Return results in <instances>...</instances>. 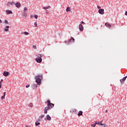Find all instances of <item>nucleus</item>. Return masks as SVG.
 Here are the masks:
<instances>
[{
    "instance_id": "f257e3e1",
    "label": "nucleus",
    "mask_w": 127,
    "mask_h": 127,
    "mask_svg": "<svg viewBox=\"0 0 127 127\" xmlns=\"http://www.w3.org/2000/svg\"><path fill=\"white\" fill-rule=\"evenodd\" d=\"M53 107H54V104H53V103H51V102H50V100H47V106L45 108V109H44V114H47V113H48L47 111H49V110H51V109H52V108H53Z\"/></svg>"
},
{
    "instance_id": "f03ea898",
    "label": "nucleus",
    "mask_w": 127,
    "mask_h": 127,
    "mask_svg": "<svg viewBox=\"0 0 127 127\" xmlns=\"http://www.w3.org/2000/svg\"><path fill=\"white\" fill-rule=\"evenodd\" d=\"M43 55H42L41 54H38L36 55V57H37L36 58L35 61L37 63H41L42 62V58H41Z\"/></svg>"
},
{
    "instance_id": "7ed1b4c3",
    "label": "nucleus",
    "mask_w": 127,
    "mask_h": 127,
    "mask_svg": "<svg viewBox=\"0 0 127 127\" xmlns=\"http://www.w3.org/2000/svg\"><path fill=\"white\" fill-rule=\"evenodd\" d=\"M72 42H75V39H74V38L72 37H71V38L68 41H64V43L67 45H69V43H72Z\"/></svg>"
},
{
    "instance_id": "20e7f679",
    "label": "nucleus",
    "mask_w": 127,
    "mask_h": 127,
    "mask_svg": "<svg viewBox=\"0 0 127 127\" xmlns=\"http://www.w3.org/2000/svg\"><path fill=\"white\" fill-rule=\"evenodd\" d=\"M35 80H42L43 79V76L42 74H38L35 76Z\"/></svg>"
},
{
    "instance_id": "39448f33",
    "label": "nucleus",
    "mask_w": 127,
    "mask_h": 127,
    "mask_svg": "<svg viewBox=\"0 0 127 127\" xmlns=\"http://www.w3.org/2000/svg\"><path fill=\"white\" fill-rule=\"evenodd\" d=\"M98 12L100 14H104L105 13V10L104 9H101L98 10Z\"/></svg>"
},
{
    "instance_id": "423d86ee",
    "label": "nucleus",
    "mask_w": 127,
    "mask_h": 127,
    "mask_svg": "<svg viewBox=\"0 0 127 127\" xmlns=\"http://www.w3.org/2000/svg\"><path fill=\"white\" fill-rule=\"evenodd\" d=\"M79 29L80 31H83V30H84V27H83V25H82V24H79Z\"/></svg>"
},
{
    "instance_id": "0eeeda50",
    "label": "nucleus",
    "mask_w": 127,
    "mask_h": 127,
    "mask_svg": "<svg viewBox=\"0 0 127 127\" xmlns=\"http://www.w3.org/2000/svg\"><path fill=\"white\" fill-rule=\"evenodd\" d=\"M3 76H4L5 77H7V76H8V75H9V72L8 71H4L3 72Z\"/></svg>"
},
{
    "instance_id": "6e6552de",
    "label": "nucleus",
    "mask_w": 127,
    "mask_h": 127,
    "mask_svg": "<svg viewBox=\"0 0 127 127\" xmlns=\"http://www.w3.org/2000/svg\"><path fill=\"white\" fill-rule=\"evenodd\" d=\"M45 120V121H51V117H50V116H49V115H47L46 116V119Z\"/></svg>"
},
{
    "instance_id": "1a4fd4ad",
    "label": "nucleus",
    "mask_w": 127,
    "mask_h": 127,
    "mask_svg": "<svg viewBox=\"0 0 127 127\" xmlns=\"http://www.w3.org/2000/svg\"><path fill=\"white\" fill-rule=\"evenodd\" d=\"M38 86L37 84L34 83L32 85V89H33V90H35V89H36V88H37Z\"/></svg>"
},
{
    "instance_id": "9d476101",
    "label": "nucleus",
    "mask_w": 127,
    "mask_h": 127,
    "mask_svg": "<svg viewBox=\"0 0 127 127\" xmlns=\"http://www.w3.org/2000/svg\"><path fill=\"white\" fill-rule=\"evenodd\" d=\"M102 123H103V121L100 122H95L94 125L96 126V125L98 124V125H100V126H103V124Z\"/></svg>"
},
{
    "instance_id": "9b49d317",
    "label": "nucleus",
    "mask_w": 127,
    "mask_h": 127,
    "mask_svg": "<svg viewBox=\"0 0 127 127\" xmlns=\"http://www.w3.org/2000/svg\"><path fill=\"white\" fill-rule=\"evenodd\" d=\"M15 5H16V7H17V8H19L21 4H20V3L17 2L16 3Z\"/></svg>"
},
{
    "instance_id": "f8f14e48",
    "label": "nucleus",
    "mask_w": 127,
    "mask_h": 127,
    "mask_svg": "<svg viewBox=\"0 0 127 127\" xmlns=\"http://www.w3.org/2000/svg\"><path fill=\"white\" fill-rule=\"evenodd\" d=\"M9 27V26H6L5 28H4V31H5V32H7L8 31Z\"/></svg>"
},
{
    "instance_id": "ddd939ff",
    "label": "nucleus",
    "mask_w": 127,
    "mask_h": 127,
    "mask_svg": "<svg viewBox=\"0 0 127 127\" xmlns=\"http://www.w3.org/2000/svg\"><path fill=\"white\" fill-rule=\"evenodd\" d=\"M6 12L7 14H12V11L11 10H8V9L6 10Z\"/></svg>"
},
{
    "instance_id": "4468645a",
    "label": "nucleus",
    "mask_w": 127,
    "mask_h": 127,
    "mask_svg": "<svg viewBox=\"0 0 127 127\" xmlns=\"http://www.w3.org/2000/svg\"><path fill=\"white\" fill-rule=\"evenodd\" d=\"M35 82L37 85H41V80H36Z\"/></svg>"
},
{
    "instance_id": "2eb2a0df",
    "label": "nucleus",
    "mask_w": 127,
    "mask_h": 127,
    "mask_svg": "<svg viewBox=\"0 0 127 127\" xmlns=\"http://www.w3.org/2000/svg\"><path fill=\"white\" fill-rule=\"evenodd\" d=\"M105 26H106V27H108V28H111L112 26L108 23H105Z\"/></svg>"
},
{
    "instance_id": "dca6fc26",
    "label": "nucleus",
    "mask_w": 127,
    "mask_h": 127,
    "mask_svg": "<svg viewBox=\"0 0 127 127\" xmlns=\"http://www.w3.org/2000/svg\"><path fill=\"white\" fill-rule=\"evenodd\" d=\"M82 115H83V111H80L77 114L78 117H80V116H82Z\"/></svg>"
},
{
    "instance_id": "f3484780",
    "label": "nucleus",
    "mask_w": 127,
    "mask_h": 127,
    "mask_svg": "<svg viewBox=\"0 0 127 127\" xmlns=\"http://www.w3.org/2000/svg\"><path fill=\"white\" fill-rule=\"evenodd\" d=\"M21 34H25V35H28V34H29L27 32H21Z\"/></svg>"
},
{
    "instance_id": "a211bd4d",
    "label": "nucleus",
    "mask_w": 127,
    "mask_h": 127,
    "mask_svg": "<svg viewBox=\"0 0 127 127\" xmlns=\"http://www.w3.org/2000/svg\"><path fill=\"white\" fill-rule=\"evenodd\" d=\"M70 11H71V9H70V7H67L66 9V11L68 12Z\"/></svg>"
},
{
    "instance_id": "6ab92c4d",
    "label": "nucleus",
    "mask_w": 127,
    "mask_h": 127,
    "mask_svg": "<svg viewBox=\"0 0 127 127\" xmlns=\"http://www.w3.org/2000/svg\"><path fill=\"white\" fill-rule=\"evenodd\" d=\"M27 10H28V9H27V8L26 7H25L24 8V12H26V11H27Z\"/></svg>"
},
{
    "instance_id": "aec40b11",
    "label": "nucleus",
    "mask_w": 127,
    "mask_h": 127,
    "mask_svg": "<svg viewBox=\"0 0 127 127\" xmlns=\"http://www.w3.org/2000/svg\"><path fill=\"white\" fill-rule=\"evenodd\" d=\"M13 3H14V2H13V1L8 2L7 4H11V5H12V4H13Z\"/></svg>"
},
{
    "instance_id": "412c9836",
    "label": "nucleus",
    "mask_w": 127,
    "mask_h": 127,
    "mask_svg": "<svg viewBox=\"0 0 127 127\" xmlns=\"http://www.w3.org/2000/svg\"><path fill=\"white\" fill-rule=\"evenodd\" d=\"M39 125H40V123L39 122H36L35 123L36 127H37V126H39Z\"/></svg>"
},
{
    "instance_id": "4be33fe9",
    "label": "nucleus",
    "mask_w": 127,
    "mask_h": 127,
    "mask_svg": "<svg viewBox=\"0 0 127 127\" xmlns=\"http://www.w3.org/2000/svg\"><path fill=\"white\" fill-rule=\"evenodd\" d=\"M33 106V105L32 104V103H29V104L28 105V107H30V108H32Z\"/></svg>"
},
{
    "instance_id": "5701e85b",
    "label": "nucleus",
    "mask_w": 127,
    "mask_h": 127,
    "mask_svg": "<svg viewBox=\"0 0 127 127\" xmlns=\"http://www.w3.org/2000/svg\"><path fill=\"white\" fill-rule=\"evenodd\" d=\"M3 80H1V81H0V89L1 88V86H2V84L1 83V82H2Z\"/></svg>"
},
{
    "instance_id": "b1692460",
    "label": "nucleus",
    "mask_w": 127,
    "mask_h": 127,
    "mask_svg": "<svg viewBox=\"0 0 127 127\" xmlns=\"http://www.w3.org/2000/svg\"><path fill=\"white\" fill-rule=\"evenodd\" d=\"M32 47L34 49H37V47H36V46L33 45Z\"/></svg>"
},
{
    "instance_id": "393cba45",
    "label": "nucleus",
    "mask_w": 127,
    "mask_h": 127,
    "mask_svg": "<svg viewBox=\"0 0 127 127\" xmlns=\"http://www.w3.org/2000/svg\"><path fill=\"white\" fill-rule=\"evenodd\" d=\"M121 84H124L125 83V80H120Z\"/></svg>"
},
{
    "instance_id": "a878e982",
    "label": "nucleus",
    "mask_w": 127,
    "mask_h": 127,
    "mask_svg": "<svg viewBox=\"0 0 127 127\" xmlns=\"http://www.w3.org/2000/svg\"><path fill=\"white\" fill-rule=\"evenodd\" d=\"M23 15L24 16H27V13H26V12H24Z\"/></svg>"
},
{
    "instance_id": "bb28decb",
    "label": "nucleus",
    "mask_w": 127,
    "mask_h": 127,
    "mask_svg": "<svg viewBox=\"0 0 127 127\" xmlns=\"http://www.w3.org/2000/svg\"><path fill=\"white\" fill-rule=\"evenodd\" d=\"M34 17H35V18H36V19H37V18H38V16L37 15H35L34 16Z\"/></svg>"
},
{
    "instance_id": "cd10ccee",
    "label": "nucleus",
    "mask_w": 127,
    "mask_h": 127,
    "mask_svg": "<svg viewBox=\"0 0 127 127\" xmlns=\"http://www.w3.org/2000/svg\"><path fill=\"white\" fill-rule=\"evenodd\" d=\"M4 23L5 24H8V22L6 20H4Z\"/></svg>"
},
{
    "instance_id": "c85d7f7f",
    "label": "nucleus",
    "mask_w": 127,
    "mask_h": 127,
    "mask_svg": "<svg viewBox=\"0 0 127 127\" xmlns=\"http://www.w3.org/2000/svg\"><path fill=\"white\" fill-rule=\"evenodd\" d=\"M43 118H44V115H42L40 116V119H42Z\"/></svg>"
},
{
    "instance_id": "c756f323",
    "label": "nucleus",
    "mask_w": 127,
    "mask_h": 127,
    "mask_svg": "<svg viewBox=\"0 0 127 127\" xmlns=\"http://www.w3.org/2000/svg\"><path fill=\"white\" fill-rule=\"evenodd\" d=\"M5 96L4 95H3L1 96V99L2 100L3 99H5Z\"/></svg>"
},
{
    "instance_id": "7c9ffc66",
    "label": "nucleus",
    "mask_w": 127,
    "mask_h": 127,
    "mask_svg": "<svg viewBox=\"0 0 127 127\" xmlns=\"http://www.w3.org/2000/svg\"><path fill=\"white\" fill-rule=\"evenodd\" d=\"M43 9H45V10H46V9H48L47 7H45V6L43 7Z\"/></svg>"
},
{
    "instance_id": "2f4dec72",
    "label": "nucleus",
    "mask_w": 127,
    "mask_h": 127,
    "mask_svg": "<svg viewBox=\"0 0 127 127\" xmlns=\"http://www.w3.org/2000/svg\"><path fill=\"white\" fill-rule=\"evenodd\" d=\"M34 25H35L36 27H37V22H35L34 23Z\"/></svg>"
},
{
    "instance_id": "473e14b6",
    "label": "nucleus",
    "mask_w": 127,
    "mask_h": 127,
    "mask_svg": "<svg viewBox=\"0 0 127 127\" xmlns=\"http://www.w3.org/2000/svg\"><path fill=\"white\" fill-rule=\"evenodd\" d=\"M97 8H98L99 10L102 9V8H101V6H97Z\"/></svg>"
},
{
    "instance_id": "72a5a7b5",
    "label": "nucleus",
    "mask_w": 127,
    "mask_h": 127,
    "mask_svg": "<svg viewBox=\"0 0 127 127\" xmlns=\"http://www.w3.org/2000/svg\"><path fill=\"white\" fill-rule=\"evenodd\" d=\"M30 86V85L28 84V85H26V88H29Z\"/></svg>"
},
{
    "instance_id": "f704fd0d",
    "label": "nucleus",
    "mask_w": 127,
    "mask_h": 127,
    "mask_svg": "<svg viewBox=\"0 0 127 127\" xmlns=\"http://www.w3.org/2000/svg\"><path fill=\"white\" fill-rule=\"evenodd\" d=\"M91 127H96V125L95 124L93 125V124H91Z\"/></svg>"
},
{
    "instance_id": "c9c22d12",
    "label": "nucleus",
    "mask_w": 127,
    "mask_h": 127,
    "mask_svg": "<svg viewBox=\"0 0 127 127\" xmlns=\"http://www.w3.org/2000/svg\"><path fill=\"white\" fill-rule=\"evenodd\" d=\"M80 23V24H85V22H84L83 21H81Z\"/></svg>"
},
{
    "instance_id": "e433bc0d",
    "label": "nucleus",
    "mask_w": 127,
    "mask_h": 127,
    "mask_svg": "<svg viewBox=\"0 0 127 127\" xmlns=\"http://www.w3.org/2000/svg\"><path fill=\"white\" fill-rule=\"evenodd\" d=\"M30 17L31 18H32L33 17H34V15H31L30 16Z\"/></svg>"
},
{
    "instance_id": "4c0bfd02",
    "label": "nucleus",
    "mask_w": 127,
    "mask_h": 127,
    "mask_svg": "<svg viewBox=\"0 0 127 127\" xmlns=\"http://www.w3.org/2000/svg\"><path fill=\"white\" fill-rule=\"evenodd\" d=\"M102 126L104 127H106V125H105V124H103Z\"/></svg>"
},
{
    "instance_id": "58836bf2",
    "label": "nucleus",
    "mask_w": 127,
    "mask_h": 127,
    "mask_svg": "<svg viewBox=\"0 0 127 127\" xmlns=\"http://www.w3.org/2000/svg\"><path fill=\"white\" fill-rule=\"evenodd\" d=\"M121 80H126V78L125 77H123Z\"/></svg>"
},
{
    "instance_id": "ea45409f",
    "label": "nucleus",
    "mask_w": 127,
    "mask_h": 127,
    "mask_svg": "<svg viewBox=\"0 0 127 127\" xmlns=\"http://www.w3.org/2000/svg\"><path fill=\"white\" fill-rule=\"evenodd\" d=\"M47 7L48 9V8H50V7H51L50 6H48Z\"/></svg>"
},
{
    "instance_id": "a19ab883",
    "label": "nucleus",
    "mask_w": 127,
    "mask_h": 127,
    "mask_svg": "<svg viewBox=\"0 0 127 127\" xmlns=\"http://www.w3.org/2000/svg\"><path fill=\"white\" fill-rule=\"evenodd\" d=\"M0 23H2V21L0 19Z\"/></svg>"
},
{
    "instance_id": "79ce46f5",
    "label": "nucleus",
    "mask_w": 127,
    "mask_h": 127,
    "mask_svg": "<svg viewBox=\"0 0 127 127\" xmlns=\"http://www.w3.org/2000/svg\"><path fill=\"white\" fill-rule=\"evenodd\" d=\"M5 94H6V92H4V93H3V96H5Z\"/></svg>"
},
{
    "instance_id": "37998d69",
    "label": "nucleus",
    "mask_w": 127,
    "mask_h": 127,
    "mask_svg": "<svg viewBox=\"0 0 127 127\" xmlns=\"http://www.w3.org/2000/svg\"><path fill=\"white\" fill-rule=\"evenodd\" d=\"M26 127H30V126L26 125Z\"/></svg>"
},
{
    "instance_id": "c03bdc74",
    "label": "nucleus",
    "mask_w": 127,
    "mask_h": 127,
    "mask_svg": "<svg viewBox=\"0 0 127 127\" xmlns=\"http://www.w3.org/2000/svg\"><path fill=\"white\" fill-rule=\"evenodd\" d=\"M46 13L47 14H48V11L46 12Z\"/></svg>"
},
{
    "instance_id": "a18cd8bd",
    "label": "nucleus",
    "mask_w": 127,
    "mask_h": 127,
    "mask_svg": "<svg viewBox=\"0 0 127 127\" xmlns=\"http://www.w3.org/2000/svg\"><path fill=\"white\" fill-rule=\"evenodd\" d=\"M106 113H108V110H106Z\"/></svg>"
},
{
    "instance_id": "49530a36",
    "label": "nucleus",
    "mask_w": 127,
    "mask_h": 127,
    "mask_svg": "<svg viewBox=\"0 0 127 127\" xmlns=\"http://www.w3.org/2000/svg\"><path fill=\"white\" fill-rule=\"evenodd\" d=\"M125 77L126 79H127V76H126L125 77Z\"/></svg>"
},
{
    "instance_id": "de8ad7c7",
    "label": "nucleus",
    "mask_w": 127,
    "mask_h": 127,
    "mask_svg": "<svg viewBox=\"0 0 127 127\" xmlns=\"http://www.w3.org/2000/svg\"><path fill=\"white\" fill-rule=\"evenodd\" d=\"M125 77L126 79H127V76H126L125 77Z\"/></svg>"
}]
</instances>
